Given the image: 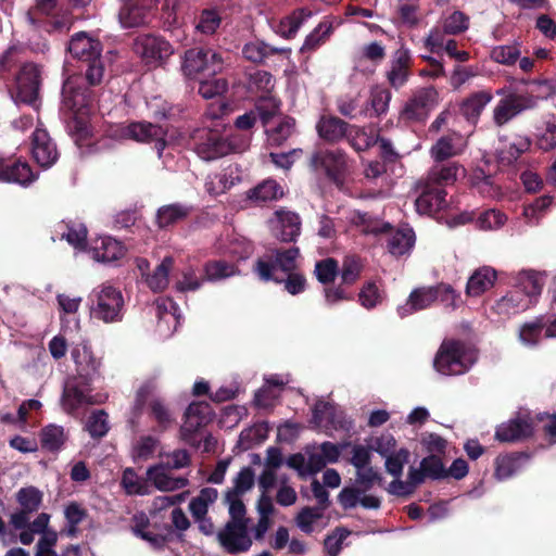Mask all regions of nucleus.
<instances>
[{"mask_svg":"<svg viewBox=\"0 0 556 556\" xmlns=\"http://www.w3.org/2000/svg\"><path fill=\"white\" fill-rule=\"evenodd\" d=\"M270 228L276 238L290 242L300 236L301 220L299 215L293 212L278 210L270 219Z\"/></svg>","mask_w":556,"mask_h":556,"instance_id":"22","label":"nucleus"},{"mask_svg":"<svg viewBox=\"0 0 556 556\" xmlns=\"http://www.w3.org/2000/svg\"><path fill=\"white\" fill-rule=\"evenodd\" d=\"M31 153L35 161L43 168L52 166L59 157L55 143L42 128H36L33 134Z\"/></svg>","mask_w":556,"mask_h":556,"instance_id":"23","label":"nucleus"},{"mask_svg":"<svg viewBox=\"0 0 556 556\" xmlns=\"http://www.w3.org/2000/svg\"><path fill=\"white\" fill-rule=\"evenodd\" d=\"M254 485V472L250 467L242 468L233 479V486L227 491L229 494L242 496Z\"/></svg>","mask_w":556,"mask_h":556,"instance_id":"64","label":"nucleus"},{"mask_svg":"<svg viewBox=\"0 0 556 556\" xmlns=\"http://www.w3.org/2000/svg\"><path fill=\"white\" fill-rule=\"evenodd\" d=\"M352 125L334 116H324L317 124L319 136L331 142L348 138Z\"/></svg>","mask_w":556,"mask_h":556,"instance_id":"35","label":"nucleus"},{"mask_svg":"<svg viewBox=\"0 0 556 556\" xmlns=\"http://www.w3.org/2000/svg\"><path fill=\"white\" fill-rule=\"evenodd\" d=\"M90 256L100 263H112L124 257V244L111 236H100L91 240L88 248Z\"/></svg>","mask_w":556,"mask_h":556,"instance_id":"18","label":"nucleus"},{"mask_svg":"<svg viewBox=\"0 0 556 556\" xmlns=\"http://www.w3.org/2000/svg\"><path fill=\"white\" fill-rule=\"evenodd\" d=\"M427 47L433 52L445 51L446 54L458 62H466L469 59L467 51L457 50V42L451 36H446L441 28H433L426 39Z\"/></svg>","mask_w":556,"mask_h":556,"instance_id":"29","label":"nucleus"},{"mask_svg":"<svg viewBox=\"0 0 556 556\" xmlns=\"http://www.w3.org/2000/svg\"><path fill=\"white\" fill-rule=\"evenodd\" d=\"M332 25L328 22H321L305 39L301 47L302 52L313 51L318 48L330 35Z\"/></svg>","mask_w":556,"mask_h":556,"instance_id":"60","label":"nucleus"},{"mask_svg":"<svg viewBox=\"0 0 556 556\" xmlns=\"http://www.w3.org/2000/svg\"><path fill=\"white\" fill-rule=\"evenodd\" d=\"M530 146L531 141L528 137L516 136L500 150L498 156L502 161L511 163L526 152Z\"/></svg>","mask_w":556,"mask_h":556,"instance_id":"50","label":"nucleus"},{"mask_svg":"<svg viewBox=\"0 0 556 556\" xmlns=\"http://www.w3.org/2000/svg\"><path fill=\"white\" fill-rule=\"evenodd\" d=\"M213 417V410L206 402L191 403L185 415V422L181 426L182 439L195 444L194 434L204 426H206Z\"/></svg>","mask_w":556,"mask_h":556,"instance_id":"13","label":"nucleus"},{"mask_svg":"<svg viewBox=\"0 0 556 556\" xmlns=\"http://www.w3.org/2000/svg\"><path fill=\"white\" fill-rule=\"evenodd\" d=\"M472 354L458 341H445L442 343L435 359L434 367L442 375H462L473 364Z\"/></svg>","mask_w":556,"mask_h":556,"instance_id":"3","label":"nucleus"},{"mask_svg":"<svg viewBox=\"0 0 556 556\" xmlns=\"http://www.w3.org/2000/svg\"><path fill=\"white\" fill-rule=\"evenodd\" d=\"M164 462L150 466L147 469V481L161 492H173L188 485L185 477H175Z\"/></svg>","mask_w":556,"mask_h":556,"instance_id":"20","label":"nucleus"},{"mask_svg":"<svg viewBox=\"0 0 556 556\" xmlns=\"http://www.w3.org/2000/svg\"><path fill=\"white\" fill-rule=\"evenodd\" d=\"M118 16L123 27H137L149 22L150 11L142 5L128 3L121 9Z\"/></svg>","mask_w":556,"mask_h":556,"instance_id":"44","label":"nucleus"},{"mask_svg":"<svg viewBox=\"0 0 556 556\" xmlns=\"http://www.w3.org/2000/svg\"><path fill=\"white\" fill-rule=\"evenodd\" d=\"M218 540L225 549L235 554L245 552L252 545L247 522L228 521L218 533Z\"/></svg>","mask_w":556,"mask_h":556,"instance_id":"15","label":"nucleus"},{"mask_svg":"<svg viewBox=\"0 0 556 556\" xmlns=\"http://www.w3.org/2000/svg\"><path fill=\"white\" fill-rule=\"evenodd\" d=\"M346 139L357 151H365L375 144H379V149L382 150V142L379 141V130L371 126L364 128L351 126Z\"/></svg>","mask_w":556,"mask_h":556,"instance_id":"37","label":"nucleus"},{"mask_svg":"<svg viewBox=\"0 0 556 556\" xmlns=\"http://www.w3.org/2000/svg\"><path fill=\"white\" fill-rule=\"evenodd\" d=\"M437 300L438 291H435V287L417 288L409 294L405 306L401 308V314L407 315L417 311L425 309Z\"/></svg>","mask_w":556,"mask_h":556,"instance_id":"36","label":"nucleus"},{"mask_svg":"<svg viewBox=\"0 0 556 556\" xmlns=\"http://www.w3.org/2000/svg\"><path fill=\"white\" fill-rule=\"evenodd\" d=\"M240 181L237 165H229L220 173L210 174L204 181V189L211 197L224 194Z\"/></svg>","mask_w":556,"mask_h":556,"instance_id":"26","label":"nucleus"},{"mask_svg":"<svg viewBox=\"0 0 556 556\" xmlns=\"http://www.w3.org/2000/svg\"><path fill=\"white\" fill-rule=\"evenodd\" d=\"M313 16V12L308 9H299L294 11L291 15L285 17L280 21L277 26V34L285 38L293 37L300 27Z\"/></svg>","mask_w":556,"mask_h":556,"instance_id":"41","label":"nucleus"},{"mask_svg":"<svg viewBox=\"0 0 556 556\" xmlns=\"http://www.w3.org/2000/svg\"><path fill=\"white\" fill-rule=\"evenodd\" d=\"M68 51L74 58L88 62L96 56H100L102 47L98 39H94L85 31H80L72 37Z\"/></svg>","mask_w":556,"mask_h":556,"instance_id":"30","label":"nucleus"},{"mask_svg":"<svg viewBox=\"0 0 556 556\" xmlns=\"http://www.w3.org/2000/svg\"><path fill=\"white\" fill-rule=\"evenodd\" d=\"M220 22V15L216 10L205 9L199 16L195 29L204 35H213L218 29Z\"/></svg>","mask_w":556,"mask_h":556,"instance_id":"59","label":"nucleus"},{"mask_svg":"<svg viewBox=\"0 0 556 556\" xmlns=\"http://www.w3.org/2000/svg\"><path fill=\"white\" fill-rule=\"evenodd\" d=\"M409 61L410 56L407 50L399 49L395 52L387 75L391 87L399 89L406 84L409 76Z\"/></svg>","mask_w":556,"mask_h":556,"instance_id":"33","label":"nucleus"},{"mask_svg":"<svg viewBox=\"0 0 556 556\" xmlns=\"http://www.w3.org/2000/svg\"><path fill=\"white\" fill-rule=\"evenodd\" d=\"M67 440V433L62 426L48 425L40 434L41 446L50 452H58Z\"/></svg>","mask_w":556,"mask_h":556,"instance_id":"43","label":"nucleus"},{"mask_svg":"<svg viewBox=\"0 0 556 556\" xmlns=\"http://www.w3.org/2000/svg\"><path fill=\"white\" fill-rule=\"evenodd\" d=\"M496 280V271L489 266H483L473 271L466 286L468 296H479L491 289Z\"/></svg>","mask_w":556,"mask_h":556,"instance_id":"34","label":"nucleus"},{"mask_svg":"<svg viewBox=\"0 0 556 556\" xmlns=\"http://www.w3.org/2000/svg\"><path fill=\"white\" fill-rule=\"evenodd\" d=\"M469 18L460 11H454L444 17L440 25L434 28H441L446 36H454L468 29Z\"/></svg>","mask_w":556,"mask_h":556,"instance_id":"51","label":"nucleus"},{"mask_svg":"<svg viewBox=\"0 0 556 556\" xmlns=\"http://www.w3.org/2000/svg\"><path fill=\"white\" fill-rule=\"evenodd\" d=\"M78 77H70L63 85V108L73 113L79 131L87 134L86 117L91 105L90 93L83 89Z\"/></svg>","mask_w":556,"mask_h":556,"instance_id":"6","label":"nucleus"},{"mask_svg":"<svg viewBox=\"0 0 556 556\" xmlns=\"http://www.w3.org/2000/svg\"><path fill=\"white\" fill-rule=\"evenodd\" d=\"M218 492L214 488H204L198 496L192 498L189 510L194 519H202L206 516L208 507L217 500Z\"/></svg>","mask_w":556,"mask_h":556,"instance_id":"46","label":"nucleus"},{"mask_svg":"<svg viewBox=\"0 0 556 556\" xmlns=\"http://www.w3.org/2000/svg\"><path fill=\"white\" fill-rule=\"evenodd\" d=\"M71 357L75 364L76 372L71 376L72 378H78L88 384L100 375L101 361L94 356L87 342L81 341L73 345Z\"/></svg>","mask_w":556,"mask_h":556,"instance_id":"9","label":"nucleus"},{"mask_svg":"<svg viewBox=\"0 0 556 556\" xmlns=\"http://www.w3.org/2000/svg\"><path fill=\"white\" fill-rule=\"evenodd\" d=\"M311 165L315 169H323L336 184H341V178L348 170L346 155L341 150L317 151L312 155Z\"/></svg>","mask_w":556,"mask_h":556,"instance_id":"12","label":"nucleus"},{"mask_svg":"<svg viewBox=\"0 0 556 556\" xmlns=\"http://www.w3.org/2000/svg\"><path fill=\"white\" fill-rule=\"evenodd\" d=\"M532 303L520 290L513 288L502 296L493 306L496 314L510 316L527 309Z\"/></svg>","mask_w":556,"mask_h":556,"instance_id":"32","label":"nucleus"},{"mask_svg":"<svg viewBox=\"0 0 556 556\" xmlns=\"http://www.w3.org/2000/svg\"><path fill=\"white\" fill-rule=\"evenodd\" d=\"M293 118L281 117L276 126L266 128L268 140L271 143L279 146L291 136V134L293 132Z\"/></svg>","mask_w":556,"mask_h":556,"instance_id":"55","label":"nucleus"},{"mask_svg":"<svg viewBox=\"0 0 556 556\" xmlns=\"http://www.w3.org/2000/svg\"><path fill=\"white\" fill-rule=\"evenodd\" d=\"M312 421L319 428L336 427V407L330 402L318 400L313 406Z\"/></svg>","mask_w":556,"mask_h":556,"instance_id":"47","label":"nucleus"},{"mask_svg":"<svg viewBox=\"0 0 556 556\" xmlns=\"http://www.w3.org/2000/svg\"><path fill=\"white\" fill-rule=\"evenodd\" d=\"M282 195V187L271 179L263 181L255 188L251 189L248 193V198L255 203L276 200L281 198Z\"/></svg>","mask_w":556,"mask_h":556,"instance_id":"45","label":"nucleus"},{"mask_svg":"<svg viewBox=\"0 0 556 556\" xmlns=\"http://www.w3.org/2000/svg\"><path fill=\"white\" fill-rule=\"evenodd\" d=\"M174 267V258L166 256L163 261L153 269L152 273L147 274L144 282L150 290L153 292H160L167 288L169 282V273Z\"/></svg>","mask_w":556,"mask_h":556,"instance_id":"38","label":"nucleus"},{"mask_svg":"<svg viewBox=\"0 0 556 556\" xmlns=\"http://www.w3.org/2000/svg\"><path fill=\"white\" fill-rule=\"evenodd\" d=\"M156 10L161 11L160 18L163 22L164 28L170 31L173 37L184 42L187 39V34L184 29V22L176 14L177 0H154Z\"/></svg>","mask_w":556,"mask_h":556,"instance_id":"27","label":"nucleus"},{"mask_svg":"<svg viewBox=\"0 0 556 556\" xmlns=\"http://www.w3.org/2000/svg\"><path fill=\"white\" fill-rule=\"evenodd\" d=\"M462 167L457 163L434 165L428 172L426 181L435 186L451 185L456 181Z\"/></svg>","mask_w":556,"mask_h":556,"instance_id":"42","label":"nucleus"},{"mask_svg":"<svg viewBox=\"0 0 556 556\" xmlns=\"http://www.w3.org/2000/svg\"><path fill=\"white\" fill-rule=\"evenodd\" d=\"M92 382L85 383L78 378L68 377L63 386L60 404L62 409L72 416H78L88 406L100 403L98 395L92 394Z\"/></svg>","mask_w":556,"mask_h":556,"instance_id":"4","label":"nucleus"},{"mask_svg":"<svg viewBox=\"0 0 556 556\" xmlns=\"http://www.w3.org/2000/svg\"><path fill=\"white\" fill-rule=\"evenodd\" d=\"M61 238L65 239L74 249L85 250L87 228L83 224L67 225L66 231L62 232Z\"/></svg>","mask_w":556,"mask_h":556,"instance_id":"61","label":"nucleus"},{"mask_svg":"<svg viewBox=\"0 0 556 556\" xmlns=\"http://www.w3.org/2000/svg\"><path fill=\"white\" fill-rule=\"evenodd\" d=\"M121 483L129 495H147L150 493L148 481L140 478L131 468L124 470Z\"/></svg>","mask_w":556,"mask_h":556,"instance_id":"53","label":"nucleus"},{"mask_svg":"<svg viewBox=\"0 0 556 556\" xmlns=\"http://www.w3.org/2000/svg\"><path fill=\"white\" fill-rule=\"evenodd\" d=\"M40 70L35 64H25L16 77L15 100L33 104L38 97Z\"/></svg>","mask_w":556,"mask_h":556,"instance_id":"16","label":"nucleus"},{"mask_svg":"<svg viewBox=\"0 0 556 556\" xmlns=\"http://www.w3.org/2000/svg\"><path fill=\"white\" fill-rule=\"evenodd\" d=\"M198 137L200 141L195 150L203 160H214L236 150L233 143L228 140V136L222 135L218 129L203 130Z\"/></svg>","mask_w":556,"mask_h":556,"instance_id":"11","label":"nucleus"},{"mask_svg":"<svg viewBox=\"0 0 556 556\" xmlns=\"http://www.w3.org/2000/svg\"><path fill=\"white\" fill-rule=\"evenodd\" d=\"M439 104V92L432 87L417 89L405 106V112L410 118H424Z\"/></svg>","mask_w":556,"mask_h":556,"instance_id":"21","label":"nucleus"},{"mask_svg":"<svg viewBox=\"0 0 556 556\" xmlns=\"http://www.w3.org/2000/svg\"><path fill=\"white\" fill-rule=\"evenodd\" d=\"M150 415L157 424L161 432L167 430L174 422L172 412L160 397L153 396L149 402Z\"/></svg>","mask_w":556,"mask_h":556,"instance_id":"48","label":"nucleus"},{"mask_svg":"<svg viewBox=\"0 0 556 556\" xmlns=\"http://www.w3.org/2000/svg\"><path fill=\"white\" fill-rule=\"evenodd\" d=\"M290 51L291 50L289 48L270 47L263 41L255 40V41H250L244 45V47L242 49V54L248 61L253 62V63H260L270 54H274V53L289 54Z\"/></svg>","mask_w":556,"mask_h":556,"instance_id":"40","label":"nucleus"},{"mask_svg":"<svg viewBox=\"0 0 556 556\" xmlns=\"http://www.w3.org/2000/svg\"><path fill=\"white\" fill-rule=\"evenodd\" d=\"M86 429L92 438L105 435L110 429L108 414L104 410L93 412L86 422Z\"/></svg>","mask_w":556,"mask_h":556,"instance_id":"58","label":"nucleus"},{"mask_svg":"<svg viewBox=\"0 0 556 556\" xmlns=\"http://www.w3.org/2000/svg\"><path fill=\"white\" fill-rule=\"evenodd\" d=\"M417 188L421 191L415 202L418 213L431 215L447 207L444 189L426 180L418 181Z\"/></svg>","mask_w":556,"mask_h":556,"instance_id":"14","label":"nucleus"},{"mask_svg":"<svg viewBox=\"0 0 556 556\" xmlns=\"http://www.w3.org/2000/svg\"><path fill=\"white\" fill-rule=\"evenodd\" d=\"M205 280L217 281L236 275L237 270L232 264L225 261H212L204 266Z\"/></svg>","mask_w":556,"mask_h":556,"instance_id":"54","label":"nucleus"},{"mask_svg":"<svg viewBox=\"0 0 556 556\" xmlns=\"http://www.w3.org/2000/svg\"><path fill=\"white\" fill-rule=\"evenodd\" d=\"M467 148V141L459 132L452 131L441 136L430 148L429 153L434 162L458 156Z\"/></svg>","mask_w":556,"mask_h":556,"instance_id":"19","label":"nucleus"},{"mask_svg":"<svg viewBox=\"0 0 556 556\" xmlns=\"http://www.w3.org/2000/svg\"><path fill=\"white\" fill-rule=\"evenodd\" d=\"M227 88L228 83L225 78L213 77L211 79H203L200 81L199 93L204 99H213L225 93Z\"/></svg>","mask_w":556,"mask_h":556,"instance_id":"62","label":"nucleus"},{"mask_svg":"<svg viewBox=\"0 0 556 556\" xmlns=\"http://www.w3.org/2000/svg\"><path fill=\"white\" fill-rule=\"evenodd\" d=\"M225 60L220 52L212 48H192L185 52L182 70L189 77L200 74L216 75L223 71Z\"/></svg>","mask_w":556,"mask_h":556,"instance_id":"5","label":"nucleus"},{"mask_svg":"<svg viewBox=\"0 0 556 556\" xmlns=\"http://www.w3.org/2000/svg\"><path fill=\"white\" fill-rule=\"evenodd\" d=\"M190 207L181 204H169L157 211V223L160 227L170 226L188 216Z\"/></svg>","mask_w":556,"mask_h":556,"instance_id":"52","label":"nucleus"},{"mask_svg":"<svg viewBox=\"0 0 556 556\" xmlns=\"http://www.w3.org/2000/svg\"><path fill=\"white\" fill-rule=\"evenodd\" d=\"M93 318L105 324L122 320L124 298L122 292L109 282L96 287L89 295Z\"/></svg>","mask_w":556,"mask_h":556,"instance_id":"2","label":"nucleus"},{"mask_svg":"<svg viewBox=\"0 0 556 556\" xmlns=\"http://www.w3.org/2000/svg\"><path fill=\"white\" fill-rule=\"evenodd\" d=\"M543 277L533 270H522L516 277L515 289L520 290L533 303L543 288Z\"/></svg>","mask_w":556,"mask_h":556,"instance_id":"39","label":"nucleus"},{"mask_svg":"<svg viewBox=\"0 0 556 556\" xmlns=\"http://www.w3.org/2000/svg\"><path fill=\"white\" fill-rule=\"evenodd\" d=\"M492 100L489 91H479L467 98L462 104V112L467 119H476L484 106Z\"/></svg>","mask_w":556,"mask_h":556,"instance_id":"49","label":"nucleus"},{"mask_svg":"<svg viewBox=\"0 0 556 556\" xmlns=\"http://www.w3.org/2000/svg\"><path fill=\"white\" fill-rule=\"evenodd\" d=\"M520 48L518 45L496 46L491 50V59L503 65H513L520 58Z\"/></svg>","mask_w":556,"mask_h":556,"instance_id":"56","label":"nucleus"},{"mask_svg":"<svg viewBox=\"0 0 556 556\" xmlns=\"http://www.w3.org/2000/svg\"><path fill=\"white\" fill-rule=\"evenodd\" d=\"M387 236V249L394 257L409 255L412 252L416 237L413 228L407 225L396 229L384 223V237Z\"/></svg>","mask_w":556,"mask_h":556,"instance_id":"17","label":"nucleus"},{"mask_svg":"<svg viewBox=\"0 0 556 556\" xmlns=\"http://www.w3.org/2000/svg\"><path fill=\"white\" fill-rule=\"evenodd\" d=\"M157 330L161 336H172L180 324L179 306L169 298H162L155 302Z\"/></svg>","mask_w":556,"mask_h":556,"instance_id":"24","label":"nucleus"},{"mask_svg":"<svg viewBox=\"0 0 556 556\" xmlns=\"http://www.w3.org/2000/svg\"><path fill=\"white\" fill-rule=\"evenodd\" d=\"M16 500L23 510L34 513L41 504L42 494L34 486L23 488L17 492Z\"/></svg>","mask_w":556,"mask_h":556,"instance_id":"57","label":"nucleus"},{"mask_svg":"<svg viewBox=\"0 0 556 556\" xmlns=\"http://www.w3.org/2000/svg\"><path fill=\"white\" fill-rule=\"evenodd\" d=\"M299 458H300L301 466H302V468L300 469L301 475L317 473L323 468H325L327 465V462L319 454V451L317 447H314L313 450L308 451L306 458H304L303 456H300Z\"/></svg>","mask_w":556,"mask_h":556,"instance_id":"63","label":"nucleus"},{"mask_svg":"<svg viewBox=\"0 0 556 556\" xmlns=\"http://www.w3.org/2000/svg\"><path fill=\"white\" fill-rule=\"evenodd\" d=\"M538 97L532 94L509 93L498 101L493 111V119L497 126H502L523 111L534 109Z\"/></svg>","mask_w":556,"mask_h":556,"instance_id":"10","label":"nucleus"},{"mask_svg":"<svg viewBox=\"0 0 556 556\" xmlns=\"http://www.w3.org/2000/svg\"><path fill=\"white\" fill-rule=\"evenodd\" d=\"M166 131L160 125L148 122H132L128 125H118L111 129L110 136L116 140L131 139L137 142H155L159 157H162Z\"/></svg>","mask_w":556,"mask_h":556,"instance_id":"8","label":"nucleus"},{"mask_svg":"<svg viewBox=\"0 0 556 556\" xmlns=\"http://www.w3.org/2000/svg\"><path fill=\"white\" fill-rule=\"evenodd\" d=\"M134 51L144 65L156 68L166 63L174 53V48L162 36L142 34L135 38Z\"/></svg>","mask_w":556,"mask_h":556,"instance_id":"7","label":"nucleus"},{"mask_svg":"<svg viewBox=\"0 0 556 556\" xmlns=\"http://www.w3.org/2000/svg\"><path fill=\"white\" fill-rule=\"evenodd\" d=\"M289 382L288 377L271 375L265 378L264 386L255 393L254 404L258 408H273L280 399L285 386Z\"/></svg>","mask_w":556,"mask_h":556,"instance_id":"25","label":"nucleus"},{"mask_svg":"<svg viewBox=\"0 0 556 556\" xmlns=\"http://www.w3.org/2000/svg\"><path fill=\"white\" fill-rule=\"evenodd\" d=\"M300 251L295 247L289 249H274L260 257L255 271L264 281H281V275L296 271Z\"/></svg>","mask_w":556,"mask_h":556,"instance_id":"1","label":"nucleus"},{"mask_svg":"<svg viewBox=\"0 0 556 556\" xmlns=\"http://www.w3.org/2000/svg\"><path fill=\"white\" fill-rule=\"evenodd\" d=\"M532 432L533 428L528 419L516 418L498 426L495 438L501 442H514L530 437Z\"/></svg>","mask_w":556,"mask_h":556,"instance_id":"31","label":"nucleus"},{"mask_svg":"<svg viewBox=\"0 0 556 556\" xmlns=\"http://www.w3.org/2000/svg\"><path fill=\"white\" fill-rule=\"evenodd\" d=\"M36 179L37 175L31 170L28 163L22 161L8 163L0 160V182H14L27 187Z\"/></svg>","mask_w":556,"mask_h":556,"instance_id":"28","label":"nucleus"}]
</instances>
